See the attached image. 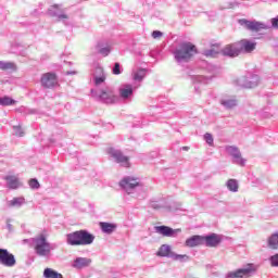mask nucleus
I'll list each match as a JSON object with an SVG mask.
<instances>
[{
  "instance_id": "24",
  "label": "nucleus",
  "mask_w": 278,
  "mask_h": 278,
  "mask_svg": "<svg viewBox=\"0 0 278 278\" xmlns=\"http://www.w3.org/2000/svg\"><path fill=\"white\" fill-rule=\"evenodd\" d=\"M100 99L103 101H114V92L103 89L101 90Z\"/></svg>"
},
{
  "instance_id": "43",
  "label": "nucleus",
  "mask_w": 278,
  "mask_h": 278,
  "mask_svg": "<svg viewBox=\"0 0 278 278\" xmlns=\"http://www.w3.org/2000/svg\"><path fill=\"white\" fill-rule=\"evenodd\" d=\"M190 150V148H188V147H182V151H189Z\"/></svg>"
},
{
  "instance_id": "19",
  "label": "nucleus",
  "mask_w": 278,
  "mask_h": 278,
  "mask_svg": "<svg viewBox=\"0 0 278 278\" xmlns=\"http://www.w3.org/2000/svg\"><path fill=\"white\" fill-rule=\"evenodd\" d=\"M134 94V86L131 85H124V88L119 89V97L122 99H129Z\"/></svg>"
},
{
  "instance_id": "16",
  "label": "nucleus",
  "mask_w": 278,
  "mask_h": 278,
  "mask_svg": "<svg viewBox=\"0 0 278 278\" xmlns=\"http://www.w3.org/2000/svg\"><path fill=\"white\" fill-rule=\"evenodd\" d=\"M4 179L10 190H17L22 186L21 180L16 176H7Z\"/></svg>"
},
{
  "instance_id": "15",
  "label": "nucleus",
  "mask_w": 278,
  "mask_h": 278,
  "mask_svg": "<svg viewBox=\"0 0 278 278\" xmlns=\"http://www.w3.org/2000/svg\"><path fill=\"white\" fill-rule=\"evenodd\" d=\"M205 243V239L203 236H192L191 238L186 240V247H189L190 249H194V247H201V244Z\"/></svg>"
},
{
  "instance_id": "23",
  "label": "nucleus",
  "mask_w": 278,
  "mask_h": 278,
  "mask_svg": "<svg viewBox=\"0 0 278 278\" xmlns=\"http://www.w3.org/2000/svg\"><path fill=\"white\" fill-rule=\"evenodd\" d=\"M43 277H46V278H64L62 276V274H60L51 268H46L43 270Z\"/></svg>"
},
{
  "instance_id": "31",
  "label": "nucleus",
  "mask_w": 278,
  "mask_h": 278,
  "mask_svg": "<svg viewBox=\"0 0 278 278\" xmlns=\"http://www.w3.org/2000/svg\"><path fill=\"white\" fill-rule=\"evenodd\" d=\"M12 68H14V63H5L0 61V71H10Z\"/></svg>"
},
{
  "instance_id": "4",
  "label": "nucleus",
  "mask_w": 278,
  "mask_h": 278,
  "mask_svg": "<svg viewBox=\"0 0 278 278\" xmlns=\"http://www.w3.org/2000/svg\"><path fill=\"white\" fill-rule=\"evenodd\" d=\"M239 24L244 25V27L247 29H249V31H254V33L262 31L264 29H268L266 24H264L262 22H257V21H249L247 18L239 20Z\"/></svg>"
},
{
  "instance_id": "25",
  "label": "nucleus",
  "mask_w": 278,
  "mask_h": 278,
  "mask_svg": "<svg viewBox=\"0 0 278 278\" xmlns=\"http://www.w3.org/2000/svg\"><path fill=\"white\" fill-rule=\"evenodd\" d=\"M268 247L269 249L277 250L278 249V232L271 235L268 239Z\"/></svg>"
},
{
  "instance_id": "7",
  "label": "nucleus",
  "mask_w": 278,
  "mask_h": 278,
  "mask_svg": "<svg viewBox=\"0 0 278 278\" xmlns=\"http://www.w3.org/2000/svg\"><path fill=\"white\" fill-rule=\"evenodd\" d=\"M0 264L7 268H12V266H16V258L8 250L0 249Z\"/></svg>"
},
{
  "instance_id": "32",
  "label": "nucleus",
  "mask_w": 278,
  "mask_h": 278,
  "mask_svg": "<svg viewBox=\"0 0 278 278\" xmlns=\"http://www.w3.org/2000/svg\"><path fill=\"white\" fill-rule=\"evenodd\" d=\"M173 260L179 261V262H184V260H190V256L186 255V254H175L173 253L172 255Z\"/></svg>"
},
{
  "instance_id": "33",
  "label": "nucleus",
  "mask_w": 278,
  "mask_h": 278,
  "mask_svg": "<svg viewBox=\"0 0 278 278\" xmlns=\"http://www.w3.org/2000/svg\"><path fill=\"white\" fill-rule=\"evenodd\" d=\"M13 130L15 132V136H17L18 138H23V136H25V131H23V127L21 126H14Z\"/></svg>"
},
{
  "instance_id": "22",
  "label": "nucleus",
  "mask_w": 278,
  "mask_h": 278,
  "mask_svg": "<svg viewBox=\"0 0 278 278\" xmlns=\"http://www.w3.org/2000/svg\"><path fill=\"white\" fill-rule=\"evenodd\" d=\"M8 205L9 207H21L22 205H25V198H13L11 201L8 202Z\"/></svg>"
},
{
  "instance_id": "21",
  "label": "nucleus",
  "mask_w": 278,
  "mask_h": 278,
  "mask_svg": "<svg viewBox=\"0 0 278 278\" xmlns=\"http://www.w3.org/2000/svg\"><path fill=\"white\" fill-rule=\"evenodd\" d=\"M92 261L90 258L78 257L74 261V268H86V266H90Z\"/></svg>"
},
{
  "instance_id": "18",
  "label": "nucleus",
  "mask_w": 278,
  "mask_h": 278,
  "mask_svg": "<svg viewBox=\"0 0 278 278\" xmlns=\"http://www.w3.org/2000/svg\"><path fill=\"white\" fill-rule=\"evenodd\" d=\"M99 227L103 233H114L116 231V224L100 222Z\"/></svg>"
},
{
  "instance_id": "20",
  "label": "nucleus",
  "mask_w": 278,
  "mask_h": 278,
  "mask_svg": "<svg viewBox=\"0 0 278 278\" xmlns=\"http://www.w3.org/2000/svg\"><path fill=\"white\" fill-rule=\"evenodd\" d=\"M226 153L228 155L233 156L235 160H242V154L240 153V149L236 146H228L226 147Z\"/></svg>"
},
{
  "instance_id": "6",
  "label": "nucleus",
  "mask_w": 278,
  "mask_h": 278,
  "mask_svg": "<svg viewBox=\"0 0 278 278\" xmlns=\"http://www.w3.org/2000/svg\"><path fill=\"white\" fill-rule=\"evenodd\" d=\"M109 155L113 157L117 162V164H123L126 168H129L131 164L129 163V157L123 154L119 150H116L114 148H109L108 150Z\"/></svg>"
},
{
  "instance_id": "11",
  "label": "nucleus",
  "mask_w": 278,
  "mask_h": 278,
  "mask_svg": "<svg viewBox=\"0 0 278 278\" xmlns=\"http://www.w3.org/2000/svg\"><path fill=\"white\" fill-rule=\"evenodd\" d=\"M220 53H223L220 43H213L210 48L203 50V55H205V58H216V55H220Z\"/></svg>"
},
{
  "instance_id": "28",
  "label": "nucleus",
  "mask_w": 278,
  "mask_h": 278,
  "mask_svg": "<svg viewBox=\"0 0 278 278\" xmlns=\"http://www.w3.org/2000/svg\"><path fill=\"white\" fill-rule=\"evenodd\" d=\"M222 105H224V108H236L238 101L236 99H224L222 100Z\"/></svg>"
},
{
  "instance_id": "9",
  "label": "nucleus",
  "mask_w": 278,
  "mask_h": 278,
  "mask_svg": "<svg viewBox=\"0 0 278 278\" xmlns=\"http://www.w3.org/2000/svg\"><path fill=\"white\" fill-rule=\"evenodd\" d=\"M257 270V267H255L253 264H248L245 268L238 269L237 271H232L228 274L227 278H244L249 277L251 273H255Z\"/></svg>"
},
{
  "instance_id": "3",
  "label": "nucleus",
  "mask_w": 278,
  "mask_h": 278,
  "mask_svg": "<svg viewBox=\"0 0 278 278\" xmlns=\"http://www.w3.org/2000/svg\"><path fill=\"white\" fill-rule=\"evenodd\" d=\"M35 251L40 257L51 255V243L47 240V233H39L34 239Z\"/></svg>"
},
{
  "instance_id": "1",
  "label": "nucleus",
  "mask_w": 278,
  "mask_h": 278,
  "mask_svg": "<svg viewBox=\"0 0 278 278\" xmlns=\"http://www.w3.org/2000/svg\"><path fill=\"white\" fill-rule=\"evenodd\" d=\"M94 242V235L87 230H77L67 235V244L71 247H86Z\"/></svg>"
},
{
  "instance_id": "40",
  "label": "nucleus",
  "mask_w": 278,
  "mask_h": 278,
  "mask_svg": "<svg viewBox=\"0 0 278 278\" xmlns=\"http://www.w3.org/2000/svg\"><path fill=\"white\" fill-rule=\"evenodd\" d=\"M100 53H101L102 55H109L110 49H108V48H102V49L100 50Z\"/></svg>"
},
{
  "instance_id": "39",
  "label": "nucleus",
  "mask_w": 278,
  "mask_h": 278,
  "mask_svg": "<svg viewBox=\"0 0 278 278\" xmlns=\"http://www.w3.org/2000/svg\"><path fill=\"white\" fill-rule=\"evenodd\" d=\"M162 36H163V34L160 30H154L152 33V38H154V39L162 38Z\"/></svg>"
},
{
  "instance_id": "26",
  "label": "nucleus",
  "mask_w": 278,
  "mask_h": 278,
  "mask_svg": "<svg viewBox=\"0 0 278 278\" xmlns=\"http://www.w3.org/2000/svg\"><path fill=\"white\" fill-rule=\"evenodd\" d=\"M147 77V70H138L134 73L135 81H142Z\"/></svg>"
},
{
  "instance_id": "35",
  "label": "nucleus",
  "mask_w": 278,
  "mask_h": 278,
  "mask_svg": "<svg viewBox=\"0 0 278 278\" xmlns=\"http://www.w3.org/2000/svg\"><path fill=\"white\" fill-rule=\"evenodd\" d=\"M28 184L33 190H38V188H40V182H38L36 178L30 179Z\"/></svg>"
},
{
  "instance_id": "2",
  "label": "nucleus",
  "mask_w": 278,
  "mask_h": 278,
  "mask_svg": "<svg viewBox=\"0 0 278 278\" xmlns=\"http://www.w3.org/2000/svg\"><path fill=\"white\" fill-rule=\"evenodd\" d=\"M199 51L197 46L192 42H182L180 48L175 51V59L177 62H190L191 58H194Z\"/></svg>"
},
{
  "instance_id": "37",
  "label": "nucleus",
  "mask_w": 278,
  "mask_h": 278,
  "mask_svg": "<svg viewBox=\"0 0 278 278\" xmlns=\"http://www.w3.org/2000/svg\"><path fill=\"white\" fill-rule=\"evenodd\" d=\"M271 266H278V254H275L270 257Z\"/></svg>"
},
{
  "instance_id": "34",
  "label": "nucleus",
  "mask_w": 278,
  "mask_h": 278,
  "mask_svg": "<svg viewBox=\"0 0 278 278\" xmlns=\"http://www.w3.org/2000/svg\"><path fill=\"white\" fill-rule=\"evenodd\" d=\"M204 139L207 142V144H210V147H214V137L212 136V134L206 132L204 135Z\"/></svg>"
},
{
  "instance_id": "30",
  "label": "nucleus",
  "mask_w": 278,
  "mask_h": 278,
  "mask_svg": "<svg viewBox=\"0 0 278 278\" xmlns=\"http://www.w3.org/2000/svg\"><path fill=\"white\" fill-rule=\"evenodd\" d=\"M98 71L100 73H102V75L99 77V76H96L94 78V84L96 86H101V84H103L105 81V74H103V68H98Z\"/></svg>"
},
{
  "instance_id": "38",
  "label": "nucleus",
  "mask_w": 278,
  "mask_h": 278,
  "mask_svg": "<svg viewBox=\"0 0 278 278\" xmlns=\"http://www.w3.org/2000/svg\"><path fill=\"white\" fill-rule=\"evenodd\" d=\"M270 23H271V27H274V29H278V16L271 18Z\"/></svg>"
},
{
  "instance_id": "5",
  "label": "nucleus",
  "mask_w": 278,
  "mask_h": 278,
  "mask_svg": "<svg viewBox=\"0 0 278 278\" xmlns=\"http://www.w3.org/2000/svg\"><path fill=\"white\" fill-rule=\"evenodd\" d=\"M40 84L43 88H55L58 86V74L48 72L41 75Z\"/></svg>"
},
{
  "instance_id": "14",
  "label": "nucleus",
  "mask_w": 278,
  "mask_h": 278,
  "mask_svg": "<svg viewBox=\"0 0 278 278\" xmlns=\"http://www.w3.org/2000/svg\"><path fill=\"white\" fill-rule=\"evenodd\" d=\"M255 47H257V43L249 41L248 39L239 41V49L241 52L244 51L245 53H252V51H255Z\"/></svg>"
},
{
  "instance_id": "36",
  "label": "nucleus",
  "mask_w": 278,
  "mask_h": 278,
  "mask_svg": "<svg viewBox=\"0 0 278 278\" xmlns=\"http://www.w3.org/2000/svg\"><path fill=\"white\" fill-rule=\"evenodd\" d=\"M113 74L121 75V64L119 63H115V66L113 68Z\"/></svg>"
},
{
  "instance_id": "12",
  "label": "nucleus",
  "mask_w": 278,
  "mask_h": 278,
  "mask_svg": "<svg viewBox=\"0 0 278 278\" xmlns=\"http://www.w3.org/2000/svg\"><path fill=\"white\" fill-rule=\"evenodd\" d=\"M155 231H156V233H160L161 236H165L166 238H172L173 236H175V233L181 231V229L175 230L167 226H156Z\"/></svg>"
},
{
  "instance_id": "10",
  "label": "nucleus",
  "mask_w": 278,
  "mask_h": 278,
  "mask_svg": "<svg viewBox=\"0 0 278 278\" xmlns=\"http://www.w3.org/2000/svg\"><path fill=\"white\" fill-rule=\"evenodd\" d=\"M119 186L124 190L129 191L138 188V186H140V181H138V178L125 177L119 181Z\"/></svg>"
},
{
  "instance_id": "8",
  "label": "nucleus",
  "mask_w": 278,
  "mask_h": 278,
  "mask_svg": "<svg viewBox=\"0 0 278 278\" xmlns=\"http://www.w3.org/2000/svg\"><path fill=\"white\" fill-rule=\"evenodd\" d=\"M240 53L241 50L239 41L235 43H228L222 49V54L226 55L227 58H238Z\"/></svg>"
},
{
  "instance_id": "13",
  "label": "nucleus",
  "mask_w": 278,
  "mask_h": 278,
  "mask_svg": "<svg viewBox=\"0 0 278 278\" xmlns=\"http://www.w3.org/2000/svg\"><path fill=\"white\" fill-rule=\"evenodd\" d=\"M204 242L206 247L216 248L218 247V244H220V242H223V238H220V236L216 233H212L210 236L204 237Z\"/></svg>"
},
{
  "instance_id": "29",
  "label": "nucleus",
  "mask_w": 278,
  "mask_h": 278,
  "mask_svg": "<svg viewBox=\"0 0 278 278\" xmlns=\"http://www.w3.org/2000/svg\"><path fill=\"white\" fill-rule=\"evenodd\" d=\"M227 188L228 190H230L231 192H238V180L236 179H229L227 181Z\"/></svg>"
},
{
  "instance_id": "41",
  "label": "nucleus",
  "mask_w": 278,
  "mask_h": 278,
  "mask_svg": "<svg viewBox=\"0 0 278 278\" xmlns=\"http://www.w3.org/2000/svg\"><path fill=\"white\" fill-rule=\"evenodd\" d=\"M151 207H153V210H160V204H157V202H151Z\"/></svg>"
},
{
  "instance_id": "42",
  "label": "nucleus",
  "mask_w": 278,
  "mask_h": 278,
  "mask_svg": "<svg viewBox=\"0 0 278 278\" xmlns=\"http://www.w3.org/2000/svg\"><path fill=\"white\" fill-rule=\"evenodd\" d=\"M59 18H68V16L63 14V15H60Z\"/></svg>"
},
{
  "instance_id": "17",
  "label": "nucleus",
  "mask_w": 278,
  "mask_h": 278,
  "mask_svg": "<svg viewBox=\"0 0 278 278\" xmlns=\"http://www.w3.org/2000/svg\"><path fill=\"white\" fill-rule=\"evenodd\" d=\"M157 257H173V251L170 250V245L163 244L160 247L156 252Z\"/></svg>"
},
{
  "instance_id": "27",
  "label": "nucleus",
  "mask_w": 278,
  "mask_h": 278,
  "mask_svg": "<svg viewBox=\"0 0 278 278\" xmlns=\"http://www.w3.org/2000/svg\"><path fill=\"white\" fill-rule=\"evenodd\" d=\"M14 104H16V101L8 96L0 98V105L8 106Z\"/></svg>"
}]
</instances>
